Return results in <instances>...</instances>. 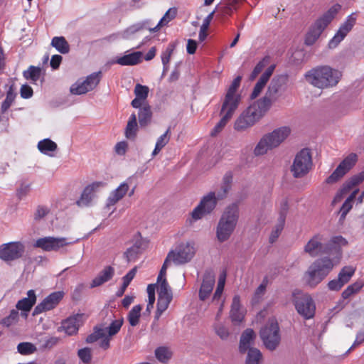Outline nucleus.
Masks as SVG:
<instances>
[{
    "label": "nucleus",
    "mask_w": 364,
    "mask_h": 364,
    "mask_svg": "<svg viewBox=\"0 0 364 364\" xmlns=\"http://www.w3.org/2000/svg\"><path fill=\"white\" fill-rule=\"evenodd\" d=\"M217 10L220 12L223 16H230L232 14L233 9L227 3L223 4H220L217 6Z\"/></svg>",
    "instance_id": "69168bd1"
},
{
    "label": "nucleus",
    "mask_w": 364,
    "mask_h": 364,
    "mask_svg": "<svg viewBox=\"0 0 364 364\" xmlns=\"http://www.w3.org/2000/svg\"><path fill=\"white\" fill-rule=\"evenodd\" d=\"M246 353L247 356L244 364H261L263 355L258 348H250Z\"/></svg>",
    "instance_id": "e433bc0d"
},
{
    "label": "nucleus",
    "mask_w": 364,
    "mask_h": 364,
    "mask_svg": "<svg viewBox=\"0 0 364 364\" xmlns=\"http://www.w3.org/2000/svg\"><path fill=\"white\" fill-rule=\"evenodd\" d=\"M157 292V304L160 306L159 308L168 309L169 304L172 301L173 294L166 278H164L161 282H158Z\"/></svg>",
    "instance_id": "412c9836"
},
{
    "label": "nucleus",
    "mask_w": 364,
    "mask_h": 364,
    "mask_svg": "<svg viewBox=\"0 0 364 364\" xmlns=\"http://www.w3.org/2000/svg\"><path fill=\"white\" fill-rule=\"evenodd\" d=\"M105 336V333L103 326H96L93 328V333L87 337L86 342L87 343H92L100 338H104Z\"/></svg>",
    "instance_id": "49530a36"
},
{
    "label": "nucleus",
    "mask_w": 364,
    "mask_h": 364,
    "mask_svg": "<svg viewBox=\"0 0 364 364\" xmlns=\"http://www.w3.org/2000/svg\"><path fill=\"white\" fill-rule=\"evenodd\" d=\"M50 45L62 54L68 53L70 45L63 36L54 37Z\"/></svg>",
    "instance_id": "58836bf2"
},
{
    "label": "nucleus",
    "mask_w": 364,
    "mask_h": 364,
    "mask_svg": "<svg viewBox=\"0 0 364 364\" xmlns=\"http://www.w3.org/2000/svg\"><path fill=\"white\" fill-rule=\"evenodd\" d=\"M267 285V279L264 278L262 284L256 289L255 292L254 299H259L266 291Z\"/></svg>",
    "instance_id": "0e129e2a"
},
{
    "label": "nucleus",
    "mask_w": 364,
    "mask_h": 364,
    "mask_svg": "<svg viewBox=\"0 0 364 364\" xmlns=\"http://www.w3.org/2000/svg\"><path fill=\"white\" fill-rule=\"evenodd\" d=\"M173 251V263L179 265L189 262L195 255L193 246L189 243H182L177 246Z\"/></svg>",
    "instance_id": "6ab92c4d"
},
{
    "label": "nucleus",
    "mask_w": 364,
    "mask_h": 364,
    "mask_svg": "<svg viewBox=\"0 0 364 364\" xmlns=\"http://www.w3.org/2000/svg\"><path fill=\"white\" fill-rule=\"evenodd\" d=\"M28 297L23 298L19 300L16 305V310H21L23 311L28 312L32 309L36 301V296L35 291L33 289L29 290L27 292Z\"/></svg>",
    "instance_id": "473e14b6"
},
{
    "label": "nucleus",
    "mask_w": 364,
    "mask_h": 364,
    "mask_svg": "<svg viewBox=\"0 0 364 364\" xmlns=\"http://www.w3.org/2000/svg\"><path fill=\"white\" fill-rule=\"evenodd\" d=\"M215 14V11H212L209 14L207 17L203 20V24L200 26V32H199V40L200 41H203L207 36V30L209 28L210 23L213 18Z\"/></svg>",
    "instance_id": "603ef678"
},
{
    "label": "nucleus",
    "mask_w": 364,
    "mask_h": 364,
    "mask_svg": "<svg viewBox=\"0 0 364 364\" xmlns=\"http://www.w3.org/2000/svg\"><path fill=\"white\" fill-rule=\"evenodd\" d=\"M77 355L85 364H89L91 362L92 352L91 349L87 347L80 349L77 352Z\"/></svg>",
    "instance_id": "052dcab7"
},
{
    "label": "nucleus",
    "mask_w": 364,
    "mask_h": 364,
    "mask_svg": "<svg viewBox=\"0 0 364 364\" xmlns=\"http://www.w3.org/2000/svg\"><path fill=\"white\" fill-rule=\"evenodd\" d=\"M239 215V206L234 203L226 207L219 220L236 228Z\"/></svg>",
    "instance_id": "393cba45"
},
{
    "label": "nucleus",
    "mask_w": 364,
    "mask_h": 364,
    "mask_svg": "<svg viewBox=\"0 0 364 364\" xmlns=\"http://www.w3.org/2000/svg\"><path fill=\"white\" fill-rule=\"evenodd\" d=\"M16 95L14 92V85L12 84L9 87V89L6 92V97L1 105V113H5L9 109V108L13 103V102L16 97Z\"/></svg>",
    "instance_id": "c03bdc74"
},
{
    "label": "nucleus",
    "mask_w": 364,
    "mask_h": 364,
    "mask_svg": "<svg viewBox=\"0 0 364 364\" xmlns=\"http://www.w3.org/2000/svg\"><path fill=\"white\" fill-rule=\"evenodd\" d=\"M289 78L287 73L274 75L268 85L265 95L259 99L261 103L270 109L272 103L276 102L286 90Z\"/></svg>",
    "instance_id": "0eeeda50"
},
{
    "label": "nucleus",
    "mask_w": 364,
    "mask_h": 364,
    "mask_svg": "<svg viewBox=\"0 0 364 364\" xmlns=\"http://www.w3.org/2000/svg\"><path fill=\"white\" fill-rule=\"evenodd\" d=\"M288 210H289L288 201L287 200H284L281 203V205H280L279 218H278L277 221L285 223L286 217H287Z\"/></svg>",
    "instance_id": "680f3d73"
},
{
    "label": "nucleus",
    "mask_w": 364,
    "mask_h": 364,
    "mask_svg": "<svg viewBox=\"0 0 364 364\" xmlns=\"http://www.w3.org/2000/svg\"><path fill=\"white\" fill-rule=\"evenodd\" d=\"M128 190V184L127 183H122L116 190L112 192L107 199V205H114L125 196Z\"/></svg>",
    "instance_id": "72a5a7b5"
},
{
    "label": "nucleus",
    "mask_w": 364,
    "mask_h": 364,
    "mask_svg": "<svg viewBox=\"0 0 364 364\" xmlns=\"http://www.w3.org/2000/svg\"><path fill=\"white\" fill-rule=\"evenodd\" d=\"M25 245L21 242H11L0 246V259L11 262L21 258L25 252Z\"/></svg>",
    "instance_id": "f8f14e48"
},
{
    "label": "nucleus",
    "mask_w": 364,
    "mask_h": 364,
    "mask_svg": "<svg viewBox=\"0 0 364 364\" xmlns=\"http://www.w3.org/2000/svg\"><path fill=\"white\" fill-rule=\"evenodd\" d=\"M284 223L277 221V223L275 225L274 230L272 231L269 237V242L271 243H273L278 238L279 235L284 229Z\"/></svg>",
    "instance_id": "e2e57ef3"
},
{
    "label": "nucleus",
    "mask_w": 364,
    "mask_h": 364,
    "mask_svg": "<svg viewBox=\"0 0 364 364\" xmlns=\"http://www.w3.org/2000/svg\"><path fill=\"white\" fill-rule=\"evenodd\" d=\"M63 296L64 292L60 291L51 293L35 307L33 316H35L42 312L54 309L63 299Z\"/></svg>",
    "instance_id": "a211bd4d"
},
{
    "label": "nucleus",
    "mask_w": 364,
    "mask_h": 364,
    "mask_svg": "<svg viewBox=\"0 0 364 364\" xmlns=\"http://www.w3.org/2000/svg\"><path fill=\"white\" fill-rule=\"evenodd\" d=\"M341 9V6L336 4L332 6L322 16L318 18L315 23L311 26L305 38V44L307 46L313 45L319 38L322 32L327 26L334 18L336 15Z\"/></svg>",
    "instance_id": "423d86ee"
},
{
    "label": "nucleus",
    "mask_w": 364,
    "mask_h": 364,
    "mask_svg": "<svg viewBox=\"0 0 364 364\" xmlns=\"http://www.w3.org/2000/svg\"><path fill=\"white\" fill-rule=\"evenodd\" d=\"M102 74L101 71L95 72L88 75L86 79L82 82H77L73 84L70 91L73 95H82L94 90L100 83Z\"/></svg>",
    "instance_id": "ddd939ff"
},
{
    "label": "nucleus",
    "mask_w": 364,
    "mask_h": 364,
    "mask_svg": "<svg viewBox=\"0 0 364 364\" xmlns=\"http://www.w3.org/2000/svg\"><path fill=\"white\" fill-rule=\"evenodd\" d=\"M357 12L349 15L346 21L340 26L334 37L330 41L328 46L330 48H336L339 43L343 40L347 34L352 30L356 23Z\"/></svg>",
    "instance_id": "f3484780"
},
{
    "label": "nucleus",
    "mask_w": 364,
    "mask_h": 364,
    "mask_svg": "<svg viewBox=\"0 0 364 364\" xmlns=\"http://www.w3.org/2000/svg\"><path fill=\"white\" fill-rule=\"evenodd\" d=\"M141 56L142 53L136 51L117 58L116 63L121 65H134L141 61Z\"/></svg>",
    "instance_id": "f704fd0d"
},
{
    "label": "nucleus",
    "mask_w": 364,
    "mask_h": 364,
    "mask_svg": "<svg viewBox=\"0 0 364 364\" xmlns=\"http://www.w3.org/2000/svg\"><path fill=\"white\" fill-rule=\"evenodd\" d=\"M275 69V65H271L260 76L257 82L255 84L252 92L251 93L250 97L251 99H255L257 97L263 88L266 85L267 82L269 81L270 77L274 73Z\"/></svg>",
    "instance_id": "bb28decb"
},
{
    "label": "nucleus",
    "mask_w": 364,
    "mask_h": 364,
    "mask_svg": "<svg viewBox=\"0 0 364 364\" xmlns=\"http://www.w3.org/2000/svg\"><path fill=\"white\" fill-rule=\"evenodd\" d=\"M241 80L242 76H237L233 80L231 85L228 87L223 102V110L227 107L237 109L241 100V95L236 93V92L240 87Z\"/></svg>",
    "instance_id": "2eb2a0df"
},
{
    "label": "nucleus",
    "mask_w": 364,
    "mask_h": 364,
    "mask_svg": "<svg viewBox=\"0 0 364 364\" xmlns=\"http://www.w3.org/2000/svg\"><path fill=\"white\" fill-rule=\"evenodd\" d=\"M334 265L333 259L328 257L316 259L304 273L306 284L312 288L316 287L328 275Z\"/></svg>",
    "instance_id": "f03ea898"
},
{
    "label": "nucleus",
    "mask_w": 364,
    "mask_h": 364,
    "mask_svg": "<svg viewBox=\"0 0 364 364\" xmlns=\"http://www.w3.org/2000/svg\"><path fill=\"white\" fill-rule=\"evenodd\" d=\"M114 274V269L111 266H106L97 277H95L91 284L90 288H95L102 285L104 283L109 281Z\"/></svg>",
    "instance_id": "c756f323"
},
{
    "label": "nucleus",
    "mask_w": 364,
    "mask_h": 364,
    "mask_svg": "<svg viewBox=\"0 0 364 364\" xmlns=\"http://www.w3.org/2000/svg\"><path fill=\"white\" fill-rule=\"evenodd\" d=\"M358 161V155L355 153L348 154L336 167L333 172L326 178V184H334L338 182L355 165Z\"/></svg>",
    "instance_id": "9b49d317"
},
{
    "label": "nucleus",
    "mask_w": 364,
    "mask_h": 364,
    "mask_svg": "<svg viewBox=\"0 0 364 364\" xmlns=\"http://www.w3.org/2000/svg\"><path fill=\"white\" fill-rule=\"evenodd\" d=\"M364 181V171L353 175L343 183V191H350L353 188Z\"/></svg>",
    "instance_id": "4c0bfd02"
},
{
    "label": "nucleus",
    "mask_w": 364,
    "mask_h": 364,
    "mask_svg": "<svg viewBox=\"0 0 364 364\" xmlns=\"http://www.w3.org/2000/svg\"><path fill=\"white\" fill-rule=\"evenodd\" d=\"M304 77L314 87L323 90L336 86L342 77V73L328 65H321L306 72Z\"/></svg>",
    "instance_id": "f257e3e1"
},
{
    "label": "nucleus",
    "mask_w": 364,
    "mask_h": 364,
    "mask_svg": "<svg viewBox=\"0 0 364 364\" xmlns=\"http://www.w3.org/2000/svg\"><path fill=\"white\" fill-rule=\"evenodd\" d=\"M84 316V314H77L71 316L63 321L61 327L68 335H74L78 331L79 327L82 325Z\"/></svg>",
    "instance_id": "b1692460"
},
{
    "label": "nucleus",
    "mask_w": 364,
    "mask_h": 364,
    "mask_svg": "<svg viewBox=\"0 0 364 364\" xmlns=\"http://www.w3.org/2000/svg\"><path fill=\"white\" fill-rule=\"evenodd\" d=\"M103 185L104 183L102 182H94L86 186L81 194L80 198L77 201V204L79 206L88 205L94 197L95 191Z\"/></svg>",
    "instance_id": "c85d7f7f"
},
{
    "label": "nucleus",
    "mask_w": 364,
    "mask_h": 364,
    "mask_svg": "<svg viewBox=\"0 0 364 364\" xmlns=\"http://www.w3.org/2000/svg\"><path fill=\"white\" fill-rule=\"evenodd\" d=\"M57 144L50 139H45L38 144V149L41 152L47 154L48 151H54L57 149Z\"/></svg>",
    "instance_id": "a18cd8bd"
},
{
    "label": "nucleus",
    "mask_w": 364,
    "mask_h": 364,
    "mask_svg": "<svg viewBox=\"0 0 364 364\" xmlns=\"http://www.w3.org/2000/svg\"><path fill=\"white\" fill-rule=\"evenodd\" d=\"M136 272H137V267H134L125 276L123 277V278H122L123 283H122L121 288L117 292V294H116L117 296L120 297L124 294L126 289L127 288V287L129 285L132 280L135 277Z\"/></svg>",
    "instance_id": "a19ab883"
},
{
    "label": "nucleus",
    "mask_w": 364,
    "mask_h": 364,
    "mask_svg": "<svg viewBox=\"0 0 364 364\" xmlns=\"http://www.w3.org/2000/svg\"><path fill=\"white\" fill-rule=\"evenodd\" d=\"M269 60V58L268 56H266L256 65L252 73L250 74V80H254L256 78V77L262 72V70L267 65Z\"/></svg>",
    "instance_id": "4d7b16f0"
},
{
    "label": "nucleus",
    "mask_w": 364,
    "mask_h": 364,
    "mask_svg": "<svg viewBox=\"0 0 364 364\" xmlns=\"http://www.w3.org/2000/svg\"><path fill=\"white\" fill-rule=\"evenodd\" d=\"M18 321V311L16 309H12L8 316H6L1 320L0 323L4 326L9 327L10 326L17 323Z\"/></svg>",
    "instance_id": "6e6d98bb"
},
{
    "label": "nucleus",
    "mask_w": 364,
    "mask_h": 364,
    "mask_svg": "<svg viewBox=\"0 0 364 364\" xmlns=\"http://www.w3.org/2000/svg\"><path fill=\"white\" fill-rule=\"evenodd\" d=\"M134 92L136 97L145 100L148 97L149 89L146 85H142L139 83H137L135 85Z\"/></svg>",
    "instance_id": "13d9d810"
},
{
    "label": "nucleus",
    "mask_w": 364,
    "mask_h": 364,
    "mask_svg": "<svg viewBox=\"0 0 364 364\" xmlns=\"http://www.w3.org/2000/svg\"><path fill=\"white\" fill-rule=\"evenodd\" d=\"M231 186L222 183L221 191L218 193L217 196L214 192H210L204 196L200 203L193 210L191 215L195 220L201 219L203 215L210 213L215 208L218 200H222L226 197Z\"/></svg>",
    "instance_id": "39448f33"
},
{
    "label": "nucleus",
    "mask_w": 364,
    "mask_h": 364,
    "mask_svg": "<svg viewBox=\"0 0 364 364\" xmlns=\"http://www.w3.org/2000/svg\"><path fill=\"white\" fill-rule=\"evenodd\" d=\"M355 270V268L351 266H346L340 271L338 277L343 284H346L354 274Z\"/></svg>",
    "instance_id": "5fc2aeb1"
},
{
    "label": "nucleus",
    "mask_w": 364,
    "mask_h": 364,
    "mask_svg": "<svg viewBox=\"0 0 364 364\" xmlns=\"http://www.w3.org/2000/svg\"><path fill=\"white\" fill-rule=\"evenodd\" d=\"M70 242H66L65 237H45L39 238L36 240L34 246L36 247L41 248L44 251H57L60 247H63Z\"/></svg>",
    "instance_id": "aec40b11"
},
{
    "label": "nucleus",
    "mask_w": 364,
    "mask_h": 364,
    "mask_svg": "<svg viewBox=\"0 0 364 364\" xmlns=\"http://www.w3.org/2000/svg\"><path fill=\"white\" fill-rule=\"evenodd\" d=\"M138 124L136 122V116L133 113L131 115L125 129L126 137L129 139H134L136 136Z\"/></svg>",
    "instance_id": "ea45409f"
},
{
    "label": "nucleus",
    "mask_w": 364,
    "mask_h": 364,
    "mask_svg": "<svg viewBox=\"0 0 364 364\" xmlns=\"http://www.w3.org/2000/svg\"><path fill=\"white\" fill-rule=\"evenodd\" d=\"M124 323V318L112 320L109 326L107 328H104L105 331L107 330L108 336L112 337L116 335L121 329Z\"/></svg>",
    "instance_id": "864d4df0"
},
{
    "label": "nucleus",
    "mask_w": 364,
    "mask_h": 364,
    "mask_svg": "<svg viewBox=\"0 0 364 364\" xmlns=\"http://www.w3.org/2000/svg\"><path fill=\"white\" fill-rule=\"evenodd\" d=\"M132 242V245L124 252V257L128 262L135 261L148 247V241L141 237L139 232L134 235Z\"/></svg>",
    "instance_id": "4468645a"
},
{
    "label": "nucleus",
    "mask_w": 364,
    "mask_h": 364,
    "mask_svg": "<svg viewBox=\"0 0 364 364\" xmlns=\"http://www.w3.org/2000/svg\"><path fill=\"white\" fill-rule=\"evenodd\" d=\"M256 334L252 328L245 329L241 334L238 350L240 353L245 354L247 350L252 348L255 343Z\"/></svg>",
    "instance_id": "a878e982"
},
{
    "label": "nucleus",
    "mask_w": 364,
    "mask_h": 364,
    "mask_svg": "<svg viewBox=\"0 0 364 364\" xmlns=\"http://www.w3.org/2000/svg\"><path fill=\"white\" fill-rule=\"evenodd\" d=\"M235 227L228 225L222 221H218L216 228V237L220 242L228 240L235 231Z\"/></svg>",
    "instance_id": "2f4dec72"
},
{
    "label": "nucleus",
    "mask_w": 364,
    "mask_h": 364,
    "mask_svg": "<svg viewBox=\"0 0 364 364\" xmlns=\"http://www.w3.org/2000/svg\"><path fill=\"white\" fill-rule=\"evenodd\" d=\"M152 111L150 105L145 104L139 110V123L141 127L149 125L152 119Z\"/></svg>",
    "instance_id": "c9c22d12"
},
{
    "label": "nucleus",
    "mask_w": 364,
    "mask_h": 364,
    "mask_svg": "<svg viewBox=\"0 0 364 364\" xmlns=\"http://www.w3.org/2000/svg\"><path fill=\"white\" fill-rule=\"evenodd\" d=\"M362 281H357L355 283L349 285L343 292L342 297L345 299L349 298L351 295L359 291L363 287Z\"/></svg>",
    "instance_id": "3c124183"
},
{
    "label": "nucleus",
    "mask_w": 364,
    "mask_h": 364,
    "mask_svg": "<svg viewBox=\"0 0 364 364\" xmlns=\"http://www.w3.org/2000/svg\"><path fill=\"white\" fill-rule=\"evenodd\" d=\"M144 29H147L152 33L157 32L159 31V29L155 28V26H154L151 19H146L128 27L124 31V34L133 35Z\"/></svg>",
    "instance_id": "7c9ffc66"
},
{
    "label": "nucleus",
    "mask_w": 364,
    "mask_h": 364,
    "mask_svg": "<svg viewBox=\"0 0 364 364\" xmlns=\"http://www.w3.org/2000/svg\"><path fill=\"white\" fill-rule=\"evenodd\" d=\"M41 74V68L40 67L31 65L27 70L23 72V75L26 80L36 82L39 79Z\"/></svg>",
    "instance_id": "de8ad7c7"
},
{
    "label": "nucleus",
    "mask_w": 364,
    "mask_h": 364,
    "mask_svg": "<svg viewBox=\"0 0 364 364\" xmlns=\"http://www.w3.org/2000/svg\"><path fill=\"white\" fill-rule=\"evenodd\" d=\"M348 241L342 236L333 237L328 242L324 244L323 254L332 256L333 259L339 262L342 257V247L346 246Z\"/></svg>",
    "instance_id": "dca6fc26"
},
{
    "label": "nucleus",
    "mask_w": 364,
    "mask_h": 364,
    "mask_svg": "<svg viewBox=\"0 0 364 364\" xmlns=\"http://www.w3.org/2000/svg\"><path fill=\"white\" fill-rule=\"evenodd\" d=\"M225 273H223V274L220 276L216 290L213 294V300H218L220 298L225 287Z\"/></svg>",
    "instance_id": "bf43d9fd"
},
{
    "label": "nucleus",
    "mask_w": 364,
    "mask_h": 364,
    "mask_svg": "<svg viewBox=\"0 0 364 364\" xmlns=\"http://www.w3.org/2000/svg\"><path fill=\"white\" fill-rule=\"evenodd\" d=\"M170 131L171 128L168 127L166 132L157 139L156 144L164 148L169 141L170 136L168 134Z\"/></svg>",
    "instance_id": "338daca9"
},
{
    "label": "nucleus",
    "mask_w": 364,
    "mask_h": 364,
    "mask_svg": "<svg viewBox=\"0 0 364 364\" xmlns=\"http://www.w3.org/2000/svg\"><path fill=\"white\" fill-rule=\"evenodd\" d=\"M323 239V235L320 234L314 235L304 246V252L312 257L323 255L324 250V244L322 242Z\"/></svg>",
    "instance_id": "5701e85b"
},
{
    "label": "nucleus",
    "mask_w": 364,
    "mask_h": 364,
    "mask_svg": "<svg viewBox=\"0 0 364 364\" xmlns=\"http://www.w3.org/2000/svg\"><path fill=\"white\" fill-rule=\"evenodd\" d=\"M292 296L298 314L305 319L313 318L315 315L316 305L311 296L299 291H294Z\"/></svg>",
    "instance_id": "9d476101"
},
{
    "label": "nucleus",
    "mask_w": 364,
    "mask_h": 364,
    "mask_svg": "<svg viewBox=\"0 0 364 364\" xmlns=\"http://www.w3.org/2000/svg\"><path fill=\"white\" fill-rule=\"evenodd\" d=\"M312 167V157L310 149L304 148L296 154L291 166V172L294 178L306 176Z\"/></svg>",
    "instance_id": "1a4fd4ad"
},
{
    "label": "nucleus",
    "mask_w": 364,
    "mask_h": 364,
    "mask_svg": "<svg viewBox=\"0 0 364 364\" xmlns=\"http://www.w3.org/2000/svg\"><path fill=\"white\" fill-rule=\"evenodd\" d=\"M156 358L163 363H167L172 357V352L168 348L161 346L155 350Z\"/></svg>",
    "instance_id": "37998d69"
},
{
    "label": "nucleus",
    "mask_w": 364,
    "mask_h": 364,
    "mask_svg": "<svg viewBox=\"0 0 364 364\" xmlns=\"http://www.w3.org/2000/svg\"><path fill=\"white\" fill-rule=\"evenodd\" d=\"M258 100L244 110L235 120L234 128L237 132H243L252 127L269 109Z\"/></svg>",
    "instance_id": "7ed1b4c3"
},
{
    "label": "nucleus",
    "mask_w": 364,
    "mask_h": 364,
    "mask_svg": "<svg viewBox=\"0 0 364 364\" xmlns=\"http://www.w3.org/2000/svg\"><path fill=\"white\" fill-rule=\"evenodd\" d=\"M21 97L24 99L30 98L33 96V89L28 85H23L20 90Z\"/></svg>",
    "instance_id": "774afa93"
},
{
    "label": "nucleus",
    "mask_w": 364,
    "mask_h": 364,
    "mask_svg": "<svg viewBox=\"0 0 364 364\" xmlns=\"http://www.w3.org/2000/svg\"><path fill=\"white\" fill-rule=\"evenodd\" d=\"M142 306L140 304L134 306L129 312L127 319L132 326H136L139 323Z\"/></svg>",
    "instance_id": "79ce46f5"
},
{
    "label": "nucleus",
    "mask_w": 364,
    "mask_h": 364,
    "mask_svg": "<svg viewBox=\"0 0 364 364\" xmlns=\"http://www.w3.org/2000/svg\"><path fill=\"white\" fill-rule=\"evenodd\" d=\"M18 352L23 355H31L37 351V348L30 342H22L17 346Z\"/></svg>",
    "instance_id": "8fccbe9b"
},
{
    "label": "nucleus",
    "mask_w": 364,
    "mask_h": 364,
    "mask_svg": "<svg viewBox=\"0 0 364 364\" xmlns=\"http://www.w3.org/2000/svg\"><path fill=\"white\" fill-rule=\"evenodd\" d=\"M237 109L227 107L224 110L223 109V106L221 107V109L220 112V115L221 116L220 120L217 123L215 126L214 129L211 132V136H216L218 133H220L223 128L226 126L228 122L232 117L235 112Z\"/></svg>",
    "instance_id": "cd10ccee"
},
{
    "label": "nucleus",
    "mask_w": 364,
    "mask_h": 364,
    "mask_svg": "<svg viewBox=\"0 0 364 364\" xmlns=\"http://www.w3.org/2000/svg\"><path fill=\"white\" fill-rule=\"evenodd\" d=\"M290 132L289 127H282L264 134L256 145L254 154L257 156H262L267 154L269 150L277 148L287 139Z\"/></svg>",
    "instance_id": "20e7f679"
},
{
    "label": "nucleus",
    "mask_w": 364,
    "mask_h": 364,
    "mask_svg": "<svg viewBox=\"0 0 364 364\" xmlns=\"http://www.w3.org/2000/svg\"><path fill=\"white\" fill-rule=\"evenodd\" d=\"M215 282V275L213 269L205 271L203 282L199 289V299L205 301L211 294Z\"/></svg>",
    "instance_id": "4be33fe9"
},
{
    "label": "nucleus",
    "mask_w": 364,
    "mask_h": 364,
    "mask_svg": "<svg viewBox=\"0 0 364 364\" xmlns=\"http://www.w3.org/2000/svg\"><path fill=\"white\" fill-rule=\"evenodd\" d=\"M259 337L264 346L269 351L275 350L281 343L280 328L277 321L274 319L269 320L261 328Z\"/></svg>",
    "instance_id": "6e6552de"
},
{
    "label": "nucleus",
    "mask_w": 364,
    "mask_h": 364,
    "mask_svg": "<svg viewBox=\"0 0 364 364\" xmlns=\"http://www.w3.org/2000/svg\"><path fill=\"white\" fill-rule=\"evenodd\" d=\"M177 14V9L176 8L169 9L164 16L161 18L159 22L155 26V28L160 29L162 26L166 25L170 21L173 19Z\"/></svg>",
    "instance_id": "09e8293b"
}]
</instances>
